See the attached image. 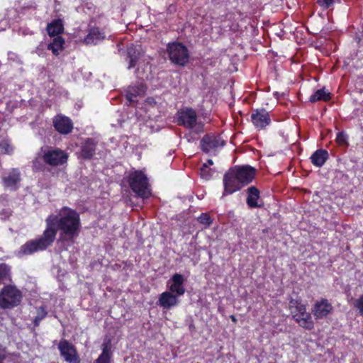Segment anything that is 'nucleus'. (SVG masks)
Here are the masks:
<instances>
[{
	"label": "nucleus",
	"instance_id": "obj_1",
	"mask_svg": "<svg viewBox=\"0 0 363 363\" xmlns=\"http://www.w3.org/2000/svg\"><path fill=\"white\" fill-rule=\"evenodd\" d=\"M45 224V230L53 241L59 231L60 240L74 242L82 228L79 213L67 206L61 208L56 214L49 215Z\"/></svg>",
	"mask_w": 363,
	"mask_h": 363
},
{
	"label": "nucleus",
	"instance_id": "obj_2",
	"mask_svg": "<svg viewBox=\"0 0 363 363\" xmlns=\"http://www.w3.org/2000/svg\"><path fill=\"white\" fill-rule=\"evenodd\" d=\"M256 169L250 165H236L230 168L223 175L222 197L240 191L252 182Z\"/></svg>",
	"mask_w": 363,
	"mask_h": 363
},
{
	"label": "nucleus",
	"instance_id": "obj_3",
	"mask_svg": "<svg viewBox=\"0 0 363 363\" xmlns=\"http://www.w3.org/2000/svg\"><path fill=\"white\" fill-rule=\"evenodd\" d=\"M130 189L138 196L147 199L151 195L148 179L142 170L130 172L127 177Z\"/></svg>",
	"mask_w": 363,
	"mask_h": 363
},
{
	"label": "nucleus",
	"instance_id": "obj_4",
	"mask_svg": "<svg viewBox=\"0 0 363 363\" xmlns=\"http://www.w3.org/2000/svg\"><path fill=\"white\" fill-rule=\"evenodd\" d=\"M177 123L186 129H190L196 134L204 132V124L198 121L196 111L190 107L181 108L177 112Z\"/></svg>",
	"mask_w": 363,
	"mask_h": 363
},
{
	"label": "nucleus",
	"instance_id": "obj_5",
	"mask_svg": "<svg viewBox=\"0 0 363 363\" xmlns=\"http://www.w3.org/2000/svg\"><path fill=\"white\" fill-rule=\"evenodd\" d=\"M53 242L54 241L45 229L43 235L40 238L30 240L22 245L18 250L16 255L18 257H22L23 256L33 255L35 252L46 250L48 247L51 246Z\"/></svg>",
	"mask_w": 363,
	"mask_h": 363
},
{
	"label": "nucleus",
	"instance_id": "obj_6",
	"mask_svg": "<svg viewBox=\"0 0 363 363\" xmlns=\"http://www.w3.org/2000/svg\"><path fill=\"white\" fill-rule=\"evenodd\" d=\"M167 51L169 60L174 65L184 67L189 61V50L182 43L173 42L168 43Z\"/></svg>",
	"mask_w": 363,
	"mask_h": 363
},
{
	"label": "nucleus",
	"instance_id": "obj_7",
	"mask_svg": "<svg viewBox=\"0 0 363 363\" xmlns=\"http://www.w3.org/2000/svg\"><path fill=\"white\" fill-rule=\"evenodd\" d=\"M43 161L48 166L58 167L67 163L68 154L57 147H43L40 150Z\"/></svg>",
	"mask_w": 363,
	"mask_h": 363
},
{
	"label": "nucleus",
	"instance_id": "obj_8",
	"mask_svg": "<svg viewBox=\"0 0 363 363\" xmlns=\"http://www.w3.org/2000/svg\"><path fill=\"white\" fill-rule=\"evenodd\" d=\"M22 299V293L15 286L6 285L0 291V308L11 309L18 306Z\"/></svg>",
	"mask_w": 363,
	"mask_h": 363
},
{
	"label": "nucleus",
	"instance_id": "obj_9",
	"mask_svg": "<svg viewBox=\"0 0 363 363\" xmlns=\"http://www.w3.org/2000/svg\"><path fill=\"white\" fill-rule=\"evenodd\" d=\"M225 141L215 133L206 134L200 141V146L203 152H216L218 148L223 147Z\"/></svg>",
	"mask_w": 363,
	"mask_h": 363
},
{
	"label": "nucleus",
	"instance_id": "obj_10",
	"mask_svg": "<svg viewBox=\"0 0 363 363\" xmlns=\"http://www.w3.org/2000/svg\"><path fill=\"white\" fill-rule=\"evenodd\" d=\"M60 355L69 363H80L77 352L70 342L66 340H61L58 345Z\"/></svg>",
	"mask_w": 363,
	"mask_h": 363
},
{
	"label": "nucleus",
	"instance_id": "obj_11",
	"mask_svg": "<svg viewBox=\"0 0 363 363\" xmlns=\"http://www.w3.org/2000/svg\"><path fill=\"white\" fill-rule=\"evenodd\" d=\"M97 143L94 138H85L79 146V157L86 160H91L96 153Z\"/></svg>",
	"mask_w": 363,
	"mask_h": 363
},
{
	"label": "nucleus",
	"instance_id": "obj_12",
	"mask_svg": "<svg viewBox=\"0 0 363 363\" xmlns=\"http://www.w3.org/2000/svg\"><path fill=\"white\" fill-rule=\"evenodd\" d=\"M333 311L332 303L325 298L317 300L312 308V313L315 318L327 317Z\"/></svg>",
	"mask_w": 363,
	"mask_h": 363
},
{
	"label": "nucleus",
	"instance_id": "obj_13",
	"mask_svg": "<svg viewBox=\"0 0 363 363\" xmlns=\"http://www.w3.org/2000/svg\"><path fill=\"white\" fill-rule=\"evenodd\" d=\"M21 180V172L17 168L10 169L2 176L4 186L12 191H16L18 189V184Z\"/></svg>",
	"mask_w": 363,
	"mask_h": 363
},
{
	"label": "nucleus",
	"instance_id": "obj_14",
	"mask_svg": "<svg viewBox=\"0 0 363 363\" xmlns=\"http://www.w3.org/2000/svg\"><path fill=\"white\" fill-rule=\"evenodd\" d=\"M251 121L257 128L263 129L270 124L271 118L264 108L255 109L251 114Z\"/></svg>",
	"mask_w": 363,
	"mask_h": 363
},
{
	"label": "nucleus",
	"instance_id": "obj_15",
	"mask_svg": "<svg viewBox=\"0 0 363 363\" xmlns=\"http://www.w3.org/2000/svg\"><path fill=\"white\" fill-rule=\"evenodd\" d=\"M53 126L58 133L62 135L69 134L73 130L72 120L62 115H57L53 118Z\"/></svg>",
	"mask_w": 363,
	"mask_h": 363
},
{
	"label": "nucleus",
	"instance_id": "obj_16",
	"mask_svg": "<svg viewBox=\"0 0 363 363\" xmlns=\"http://www.w3.org/2000/svg\"><path fill=\"white\" fill-rule=\"evenodd\" d=\"M169 289L172 294L181 296L185 293L184 277L183 275L175 273L169 281Z\"/></svg>",
	"mask_w": 363,
	"mask_h": 363
},
{
	"label": "nucleus",
	"instance_id": "obj_17",
	"mask_svg": "<svg viewBox=\"0 0 363 363\" xmlns=\"http://www.w3.org/2000/svg\"><path fill=\"white\" fill-rule=\"evenodd\" d=\"M247 196L246 199L247 205L250 208H261L263 202L260 200V191L255 186L248 187L246 190Z\"/></svg>",
	"mask_w": 363,
	"mask_h": 363
},
{
	"label": "nucleus",
	"instance_id": "obj_18",
	"mask_svg": "<svg viewBox=\"0 0 363 363\" xmlns=\"http://www.w3.org/2000/svg\"><path fill=\"white\" fill-rule=\"evenodd\" d=\"M289 308L292 318L303 316L306 313V305L302 303L301 298L298 296L295 298L293 297L289 298Z\"/></svg>",
	"mask_w": 363,
	"mask_h": 363
},
{
	"label": "nucleus",
	"instance_id": "obj_19",
	"mask_svg": "<svg viewBox=\"0 0 363 363\" xmlns=\"http://www.w3.org/2000/svg\"><path fill=\"white\" fill-rule=\"evenodd\" d=\"M146 87L140 83L134 86H129L126 89L125 96L130 104L138 101L137 98L145 94Z\"/></svg>",
	"mask_w": 363,
	"mask_h": 363
},
{
	"label": "nucleus",
	"instance_id": "obj_20",
	"mask_svg": "<svg viewBox=\"0 0 363 363\" xmlns=\"http://www.w3.org/2000/svg\"><path fill=\"white\" fill-rule=\"evenodd\" d=\"M178 297L170 291H164L160 296L159 305L164 308H169L178 304Z\"/></svg>",
	"mask_w": 363,
	"mask_h": 363
},
{
	"label": "nucleus",
	"instance_id": "obj_21",
	"mask_svg": "<svg viewBox=\"0 0 363 363\" xmlns=\"http://www.w3.org/2000/svg\"><path fill=\"white\" fill-rule=\"evenodd\" d=\"M140 50L133 45L127 47L125 51V60L128 62V69H130L135 67L139 58L140 57Z\"/></svg>",
	"mask_w": 363,
	"mask_h": 363
},
{
	"label": "nucleus",
	"instance_id": "obj_22",
	"mask_svg": "<svg viewBox=\"0 0 363 363\" xmlns=\"http://www.w3.org/2000/svg\"><path fill=\"white\" fill-rule=\"evenodd\" d=\"M328 157L329 155L327 150L318 149L312 154L310 159L313 165L321 167L328 160Z\"/></svg>",
	"mask_w": 363,
	"mask_h": 363
},
{
	"label": "nucleus",
	"instance_id": "obj_23",
	"mask_svg": "<svg viewBox=\"0 0 363 363\" xmlns=\"http://www.w3.org/2000/svg\"><path fill=\"white\" fill-rule=\"evenodd\" d=\"M104 38V33L100 30L99 28L94 27L90 28L88 34L84 38V41L86 44H96Z\"/></svg>",
	"mask_w": 363,
	"mask_h": 363
},
{
	"label": "nucleus",
	"instance_id": "obj_24",
	"mask_svg": "<svg viewBox=\"0 0 363 363\" xmlns=\"http://www.w3.org/2000/svg\"><path fill=\"white\" fill-rule=\"evenodd\" d=\"M48 34L50 36H58L64 31L63 21L60 18L55 19L47 25L46 28Z\"/></svg>",
	"mask_w": 363,
	"mask_h": 363
},
{
	"label": "nucleus",
	"instance_id": "obj_25",
	"mask_svg": "<svg viewBox=\"0 0 363 363\" xmlns=\"http://www.w3.org/2000/svg\"><path fill=\"white\" fill-rule=\"evenodd\" d=\"M65 43V39L62 37L57 36L54 38L52 43L48 44V50H51L54 55L57 56L60 51L64 49L63 45Z\"/></svg>",
	"mask_w": 363,
	"mask_h": 363
},
{
	"label": "nucleus",
	"instance_id": "obj_26",
	"mask_svg": "<svg viewBox=\"0 0 363 363\" xmlns=\"http://www.w3.org/2000/svg\"><path fill=\"white\" fill-rule=\"evenodd\" d=\"M11 269L6 263H0V284L11 281Z\"/></svg>",
	"mask_w": 363,
	"mask_h": 363
},
{
	"label": "nucleus",
	"instance_id": "obj_27",
	"mask_svg": "<svg viewBox=\"0 0 363 363\" xmlns=\"http://www.w3.org/2000/svg\"><path fill=\"white\" fill-rule=\"evenodd\" d=\"M331 99L330 93L325 91V89H318L313 94L309 99L311 103H315L318 101H329Z\"/></svg>",
	"mask_w": 363,
	"mask_h": 363
},
{
	"label": "nucleus",
	"instance_id": "obj_28",
	"mask_svg": "<svg viewBox=\"0 0 363 363\" xmlns=\"http://www.w3.org/2000/svg\"><path fill=\"white\" fill-rule=\"evenodd\" d=\"M46 165L41 158L40 152L38 154V157L32 162V169L34 172H44L46 169Z\"/></svg>",
	"mask_w": 363,
	"mask_h": 363
},
{
	"label": "nucleus",
	"instance_id": "obj_29",
	"mask_svg": "<svg viewBox=\"0 0 363 363\" xmlns=\"http://www.w3.org/2000/svg\"><path fill=\"white\" fill-rule=\"evenodd\" d=\"M100 355L105 357H111V340L109 337H106L102 344V352Z\"/></svg>",
	"mask_w": 363,
	"mask_h": 363
},
{
	"label": "nucleus",
	"instance_id": "obj_30",
	"mask_svg": "<svg viewBox=\"0 0 363 363\" xmlns=\"http://www.w3.org/2000/svg\"><path fill=\"white\" fill-rule=\"evenodd\" d=\"M336 142L340 146L347 147L349 145L347 135L343 131L338 132L336 136Z\"/></svg>",
	"mask_w": 363,
	"mask_h": 363
},
{
	"label": "nucleus",
	"instance_id": "obj_31",
	"mask_svg": "<svg viewBox=\"0 0 363 363\" xmlns=\"http://www.w3.org/2000/svg\"><path fill=\"white\" fill-rule=\"evenodd\" d=\"M213 172L209 168L207 164H203L200 169V176L201 178L209 180L213 176Z\"/></svg>",
	"mask_w": 363,
	"mask_h": 363
},
{
	"label": "nucleus",
	"instance_id": "obj_32",
	"mask_svg": "<svg viewBox=\"0 0 363 363\" xmlns=\"http://www.w3.org/2000/svg\"><path fill=\"white\" fill-rule=\"evenodd\" d=\"M296 321L301 327L307 330H311L314 325L312 319H296Z\"/></svg>",
	"mask_w": 363,
	"mask_h": 363
},
{
	"label": "nucleus",
	"instance_id": "obj_33",
	"mask_svg": "<svg viewBox=\"0 0 363 363\" xmlns=\"http://www.w3.org/2000/svg\"><path fill=\"white\" fill-rule=\"evenodd\" d=\"M198 221L201 224H203L206 227H208V226H209L212 223L213 220H212V218H211V216L208 213H203L198 218Z\"/></svg>",
	"mask_w": 363,
	"mask_h": 363
},
{
	"label": "nucleus",
	"instance_id": "obj_34",
	"mask_svg": "<svg viewBox=\"0 0 363 363\" xmlns=\"http://www.w3.org/2000/svg\"><path fill=\"white\" fill-rule=\"evenodd\" d=\"M47 50H48V44L42 42L37 46L33 52L40 57H44Z\"/></svg>",
	"mask_w": 363,
	"mask_h": 363
},
{
	"label": "nucleus",
	"instance_id": "obj_35",
	"mask_svg": "<svg viewBox=\"0 0 363 363\" xmlns=\"http://www.w3.org/2000/svg\"><path fill=\"white\" fill-rule=\"evenodd\" d=\"M0 149L4 154H11L13 152V147L6 140H3L0 143Z\"/></svg>",
	"mask_w": 363,
	"mask_h": 363
},
{
	"label": "nucleus",
	"instance_id": "obj_36",
	"mask_svg": "<svg viewBox=\"0 0 363 363\" xmlns=\"http://www.w3.org/2000/svg\"><path fill=\"white\" fill-rule=\"evenodd\" d=\"M316 3L320 7L328 9L334 4L335 0H316Z\"/></svg>",
	"mask_w": 363,
	"mask_h": 363
},
{
	"label": "nucleus",
	"instance_id": "obj_37",
	"mask_svg": "<svg viewBox=\"0 0 363 363\" xmlns=\"http://www.w3.org/2000/svg\"><path fill=\"white\" fill-rule=\"evenodd\" d=\"M355 306L359 311L360 315L363 316V295L357 299Z\"/></svg>",
	"mask_w": 363,
	"mask_h": 363
},
{
	"label": "nucleus",
	"instance_id": "obj_38",
	"mask_svg": "<svg viewBox=\"0 0 363 363\" xmlns=\"http://www.w3.org/2000/svg\"><path fill=\"white\" fill-rule=\"evenodd\" d=\"M94 363H111V357L99 355Z\"/></svg>",
	"mask_w": 363,
	"mask_h": 363
},
{
	"label": "nucleus",
	"instance_id": "obj_39",
	"mask_svg": "<svg viewBox=\"0 0 363 363\" xmlns=\"http://www.w3.org/2000/svg\"><path fill=\"white\" fill-rule=\"evenodd\" d=\"M38 315L35 318H44V316H46L48 314L46 307H44L43 306L38 308Z\"/></svg>",
	"mask_w": 363,
	"mask_h": 363
},
{
	"label": "nucleus",
	"instance_id": "obj_40",
	"mask_svg": "<svg viewBox=\"0 0 363 363\" xmlns=\"http://www.w3.org/2000/svg\"><path fill=\"white\" fill-rule=\"evenodd\" d=\"M175 11H176V6L173 4L169 5V7L167 8V11L169 13H172Z\"/></svg>",
	"mask_w": 363,
	"mask_h": 363
},
{
	"label": "nucleus",
	"instance_id": "obj_41",
	"mask_svg": "<svg viewBox=\"0 0 363 363\" xmlns=\"http://www.w3.org/2000/svg\"><path fill=\"white\" fill-rule=\"evenodd\" d=\"M6 356L4 352L0 350V363H3L2 361L5 359Z\"/></svg>",
	"mask_w": 363,
	"mask_h": 363
},
{
	"label": "nucleus",
	"instance_id": "obj_42",
	"mask_svg": "<svg viewBox=\"0 0 363 363\" xmlns=\"http://www.w3.org/2000/svg\"><path fill=\"white\" fill-rule=\"evenodd\" d=\"M41 320L42 319H38V318L34 319L35 325H39V321Z\"/></svg>",
	"mask_w": 363,
	"mask_h": 363
},
{
	"label": "nucleus",
	"instance_id": "obj_43",
	"mask_svg": "<svg viewBox=\"0 0 363 363\" xmlns=\"http://www.w3.org/2000/svg\"><path fill=\"white\" fill-rule=\"evenodd\" d=\"M207 163L208 165H212L213 164V162L212 160L209 159L208 160Z\"/></svg>",
	"mask_w": 363,
	"mask_h": 363
},
{
	"label": "nucleus",
	"instance_id": "obj_44",
	"mask_svg": "<svg viewBox=\"0 0 363 363\" xmlns=\"http://www.w3.org/2000/svg\"><path fill=\"white\" fill-rule=\"evenodd\" d=\"M306 318H311V315H310L309 313H308V314L306 315Z\"/></svg>",
	"mask_w": 363,
	"mask_h": 363
},
{
	"label": "nucleus",
	"instance_id": "obj_45",
	"mask_svg": "<svg viewBox=\"0 0 363 363\" xmlns=\"http://www.w3.org/2000/svg\"><path fill=\"white\" fill-rule=\"evenodd\" d=\"M229 318H235V317H234L233 315H231L229 316Z\"/></svg>",
	"mask_w": 363,
	"mask_h": 363
},
{
	"label": "nucleus",
	"instance_id": "obj_46",
	"mask_svg": "<svg viewBox=\"0 0 363 363\" xmlns=\"http://www.w3.org/2000/svg\"><path fill=\"white\" fill-rule=\"evenodd\" d=\"M232 320H233V322H236V320H237V319H235V318H233Z\"/></svg>",
	"mask_w": 363,
	"mask_h": 363
}]
</instances>
